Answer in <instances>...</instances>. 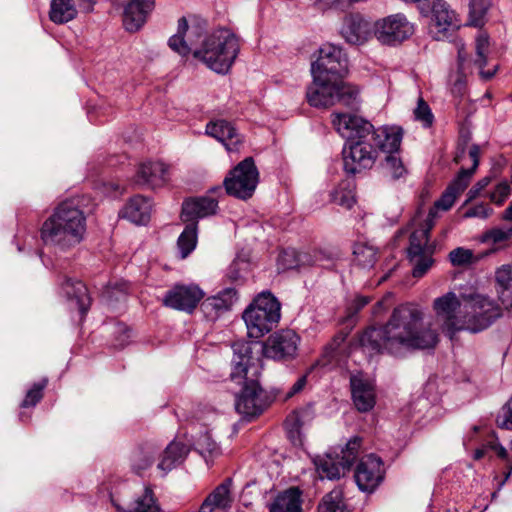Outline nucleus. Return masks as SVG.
I'll return each instance as SVG.
<instances>
[{
  "label": "nucleus",
  "mask_w": 512,
  "mask_h": 512,
  "mask_svg": "<svg viewBox=\"0 0 512 512\" xmlns=\"http://www.w3.org/2000/svg\"><path fill=\"white\" fill-rule=\"evenodd\" d=\"M424 312L413 303L395 307L380 327H371L360 336L361 347L370 354L402 356L406 352L434 348L438 334L431 326L423 325Z\"/></svg>",
  "instance_id": "obj_1"
},
{
  "label": "nucleus",
  "mask_w": 512,
  "mask_h": 512,
  "mask_svg": "<svg viewBox=\"0 0 512 512\" xmlns=\"http://www.w3.org/2000/svg\"><path fill=\"white\" fill-rule=\"evenodd\" d=\"M168 45L182 57L192 54L220 74L230 70L240 50L238 38L229 29L206 33L205 21L197 18L188 21L185 17L178 20L177 32L170 37Z\"/></svg>",
  "instance_id": "obj_2"
},
{
  "label": "nucleus",
  "mask_w": 512,
  "mask_h": 512,
  "mask_svg": "<svg viewBox=\"0 0 512 512\" xmlns=\"http://www.w3.org/2000/svg\"><path fill=\"white\" fill-rule=\"evenodd\" d=\"M253 346L243 341H236L232 345L234 356L231 378L244 380L242 390L236 396L235 408L246 417L261 414L269 404L267 393L258 382L262 360L258 354H253Z\"/></svg>",
  "instance_id": "obj_3"
},
{
  "label": "nucleus",
  "mask_w": 512,
  "mask_h": 512,
  "mask_svg": "<svg viewBox=\"0 0 512 512\" xmlns=\"http://www.w3.org/2000/svg\"><path fill=\"white\" fill-rule=\"evenodd\" d=\"M85 234L86 216L79 207L78 198L60 202L40 228L44 244L59 251L75 248L84 240Z\"/></svg>",
  "instance_id": "obj_4"
},
{
  "label": "nucleus",
  "mask_w": 512,
  "mask_h": 512,
  "mask_svg": "<svg viewBox=\"0 0 512 512\" xmlns=\"http://www.w3.org/2000/svg\"><path fill=\"white\" fill-rule=\"evenodd\" d=\"M281 304L269 291L259 293L244 310L242 318L250 338L259 339L279 322Z\"/></svg>",
  "instance_id": "obj_5"
},
{
  "label": "nucleus",
  "mask_w": 512,
  "mask_h": 512,
  "mask_svg": "<svg viewBox=\"0 0 512 512\" xmlns=\"http://www.w3.org/2000/svg\"><path fill=\"white\" fill-rule=\"evenodd\" d=\"M464 308V328L471 333H479L489 328L503 316V308L494 299L477 293H461Z\"/></svg>",
  "instance_id": "obj_6"
},
{
  "label": "nucleus",
  "mask_w": 512,
  "mask_h": 512,
  "mask_svg": "<svg viewBox=\"0 0 512 512\" xmlns=\"http://www.w3.org/2000/svg\"><path fill=\"white\" fill-rule=\"evenodd\" d=\"M436 212L430 210L425 223L414 230L410 236L408 259L413 266L412 275L416 278L424 276L432 267L434 260L433 247L428 245L429 233L434 226Z\"/></svg>",
  "instance_id": "obj_7"
},
{
  "label": "nucleus",
  "mask_w": 512,
  "mask_h": 512,
  "mask_svg": "<svg viewBox=\"0 0 512 512\" xmlns=\"http://www.w3.org/2000/svg\"><path fill=\"white\" fill-rule=\"evenodd\" d=\"M363 135L346 144L343 148L344 170L348 174L360 173L371 169L378 157V151L373 144V136L364 129Z\"/></svg>",
  "instance_id": "obj_8"
},
{
  "label": "nucleus",
  "mask_w": 512,
  "mask_h": 512,
  "mask_svg": "<svg viewBox=\"0 0 512 512\" xmlns=\"http://www.w3.org/2000/svg\"><path fill=\"white\" fill-rule=\"evenodd\" d=\"M248 343L254 345L253 354H258L260 359L264 355L273 360L286 361L296 357L300 337L293 330L283 329L271 334L261 345L257 342Z\"/></svg>",
  "instance_id": "obj_9"
},
{
  "label": "nucleus",
  "mask_w": 512,
  "mask_h": 512,
  "mask_svg": "<svg viewBox=\"0 0 512 512\" xmlns=\"http://www.w3.org/2000/svg\"><path fill=\"white\" fill-rule=\"evenodd\" d=\"M259 181V173L251 157L234 167L223 181L226 193L241 200L252 197Z\"/></svg>",
  "instance_id": "obj_10"
},
{
  "label": "nucleus",
  "mask_w": 512,
  "mask_h": 512,
  "mask_svg": "<svg viewBox=\"0 0 512 512\" xmlns=\"http://www.w3.org/2000/svg\"><path fill=\"white\" fill-rule=\"evenodd\" d=\"M312 77L338 80L348 73V61L342 49L330 43L322 45L311 64Z\"/></svg>",
  "instance_id": "obj_11"
},
{
  "label": "nucleus",
  "mask_w": 512,
  "mask_h": 512,
  "mask_svg": "<svg viewBox=\"0 0 512 512\" xmlns=\"http://www.w3.org/2000/svg\"><path fill=\"white\" fill-rule=\"evenodd\" d=\"M469 157L472 161V167L469 169L462 168L455 179L443 192L441 197L434 203V207L431 209L437 213V210L447 211L455 203L457 197L467 188L470 180L475 173L480 158V148L478 145H472L469 148Z\"/></svg>",
  "instance_id": "obj_12"
},
{
  "label": "nucleus",
  "mask_w": 512,
  "mask_h": 512,
  "mask_svg": "<svg viewBox=\"0 0 512 512\" xmlns=\"http://www.w3.org/2000/svg\"><path fill=\"white\" fill-rule=\"evenodd\" d=\"M433 310L443 320V329L453 335L464 328V308L461 294L450 291L433 301Z\"/></svg>",
  "instance_id": "obj_13"
},
{
  "label": "nucleus",
  "mask_w": 512,
  "mask_h": 512,
  "mask_svg": "<svg viewBox=\"0 0 512 512\" xmlns=\"http://www.w3.org/2000/svg\"><path fill=\"white\" fill-rule=\"evenodd\" d=\"M413 33V24L401 13L387 16L375 23L374 34L382 44L395 45L401 43Z\"/></svg>",
  "instance_id": "obj_14"
},
{
  "label": "nucleus",
  "mask_w": 512,
  "mask_h": 512,
  "mask_svg": "<svg viewBox=\"0 0 512 512\" xmlns=\"http://www.w3.org/2000/svg\"><path fill=\"white\" fill-rule=\"evenodd\" d=\"M384 476L383 461L375 454L362 457L354 473L357 486L364 492H373L381 484Z\"/></svg>",
  "instance_id": "obj_15"
},
{
  "label": "nucleus",
  "mask_w": 512,
  "mask_h": 512,
  "mask_svg": "<svg viewBox=\"0 0 512 512\" xmlns=\"http://www.w3.org/2000/svg\"><path fill=\"white\" fill-rule=\"evenodd\" d=\"M204 297V292L197 285H176L169 290L163 303L165 306L191 313Z\"/></svg>",
  "instance_id": "obj_16"
},
{
  "label": "nucleus",
  "mask_w": 512,
  "mask_h": 512,
  "mask_svg": "<svg viewBox=\"0 0 512 512\" xmlns=\"http://www.w3.org/2000/svg\"><path fill=\"white\" fill-rule=\"evenodd\" d=\"M155 7V0H131L123 11V26L126 31H139Z\"/></svg>",
  "instance_id": "obj_17"
},
{
  "label": "nucleus",
  "mask_w": 512,
  "mask_h": 512,
  "mask_svg": "<svg viewBox=\"0 0 512 512\" xmlns=\"http://www.w3.org/2000/svg\"><path fill=\"white\" fill-rule=\"evenodd\" d=\"M331 123L337 133L347 139L346 144L363 135L364 129L369 131L371 124L361 117L348 113H332Z\"/></svg>",
  "instance_id": "obj_18"
},
{
  "label": "nucleus",
  "mask_w": 512,
  "mask_h": 512,
  "mask_svg": "<svg viewBox=\"0 0 512 512\" xmlns=\"http://www.w3.org/2000/svg\"><path fill=\"white\" fill-rule=\"evenodd\" d=\"M205 132L207 135L221 142L228 152L239 151L243 143V138L237 132L234 125L223 119L210 121L206 125Z\"/></svg>",
  "instance_id": "obj_19"
},
{
  "label": "nucleus",
  "mask_w": 512,
  "mask_h": 512,
  "mask_svg": "<svg viewBox=\"0 0 512 512\" xmlns=\"http://www.w3.org/2000/svg\"><path fill=\"white\" fill-rule=\"evenodd\" d=\"M340 34L349 44L362 45L371 36L370 23L362 15L348 14L343 18Z\"/></svg>",
  "instance_id": "obj_20"
},
{
  "label": "nucleus",
  "mask_w": 512,
  "mask_h": 512,
  "mask_svg": "<svg viewBox=\"0 0 512 512\" xmlns=\"http://www.w3.org/2000/svg\"><path fill=\"white\" fill-rule=\"evenodd\" d=\"M337 89V81L332 79L318 80L313 77L312 83L307 87V102L316 108H326L335 104L334 90Z\"/></svg>",
  "instance_id": "obj_21"
},
{
  "label": "nucleus",
  "mask_w": 512,
  "mask_h": 512,
  "mask_svg": "<svg viewBox=\"0 0 512 512\" xmlns=\"http://www.w3.org/2000/svg\"><path fill=\"white\" fill-rule=\"evenodd\" d=\"M352 400L359 412L365 413L372 410L376 404L374 384L360 375L350 378Z\"/></svg>",
  "instance_id": "obj_22"
},
{
  "label": "nucleus",
  "mask_w": 512,
  "mask_h": 512,
  "mask_svg": "<svg viewBox=\"0 0 512 512\" xmlns=\"http://www.w3.org/2000/svg\"><path fill=\"white\" fill-rule=\"evenodd\" d=\"M369 133L373 136V144L377 151L394 154L400 149L403 130L398 126H383L377 129L370 124Z\"/></svg>",
  "instance_id": "obj_23"
},
{
  "label": "nucleus",
  "mask_w": 512,
  "mask_h": 512,
  "mask_svg": "<svg viewBox=\"0 0 512 512\" xmlns=\"http://www.w3.org/2000/svg\"><path fill=\"white\" fill-rule=\"evenodd\" d=\"M232 480L219 484L203 501L199 512H227L233 503Z\"/></svg>",
  "instance_id": "obj_24"
},
{
  "label": "nucleus",
  "mask_w": 512,
  "mask_h": 512,
  "mask_svg": "<svg viewBox=\"0 0 512 512\" xmlns=\"http://www.w3.org/2000/svg\"><path fill=\"white\" fill-rule=\"evenodd\" d=\"M168 180V167L160 161H147L139 165L135 181L151 188L163 186Z\"/></svg>",
  "instance_id": "obj_25"
},
{
  "label": "nucleus",
  "mask_w": 512,
  "mask_h": 512,
  "mask_svg": "<svg viewBox=\"0 0 512 512\" xmlns=\"http://www.w3.org/2000/svg\"><path fill=\"white\" fill-rule=\"evenodd\" d=\"M432 20L437 28V33L445 36L446 32L456 30L460 27V20L457 13L451 9L444 0H434L432 3Z\"/></svg>",
  "instance_id": "obj_26"
},
{
  "label": "nucleus",
  "mask_w": 512,
  "mask_h": 512,
  "mask_svg": "<svg viewBox=\"0 0 512 512\" xmlns=\"http://www.w3.org/2000/svg\"><path fill=\"white\" fill-rule=\"evenodd\" d=\"M237 300L234 288H227L215 296L206 298L201 304V310L206 318L216 319L221 313L229 310Z\"/></svg>",
  "instance_id": "obj_27"
},
{
  "label": "nucleus",
  "mask_w": 512,
  "mask_h": 512,
  "mask_svg": "<svg viewBox=\"0 0 512 512\" xmlns=\"http://www.w3.org/2000/svg\"><path fill=\"white\" fill-rule=\"evenodd\" d=\"M218 202L210 197L203 196L186 200L182 205L183 221H191L198 218H204L216 213Z\"/></svg>",
  "instance_id": "obj_28"
},
{
  "label": "nucleus",
  "mask_w": 512,
  "mask_h": 512,
  "mask_svg": "<svg viewBox=\"0 0 512 512\" xmlns=\"http://www.w3.org/2000/svg\"><path fill=\"white\" fill-rule=\"evenodd\" d=\"M152 203L149 198L142 195H135L130 198L121 210V216L129 221L144 225L148 223L151 217Z\"/></svg>",
  "instance_id": "obj_29"
},
{
  "label": "nucleus",
  "mask_w": 512,
  "mask_h": 512,
  "mask_svg": "<svg viewBox=\"0 0 512 512\" xmlns=\"http://www.w3.org/2000/svg\"><path fill=\"white\" fill-rule=\"evenodd\" d=\"M159 447L153 442H144L132 449L129 455V463L132 471L141 475L154 463Z\"/></svg>",
  "instance_id": "obj_30"
},
{
  "label": "nucleus",
  "mask_w": 512,
  "mask_h": 512,
  "mask_svg": "<svg viewBox=\"0 0 512 512\" xmlns=\"http://www.w3.org/2000/svg\"><path fill=\"white\" fill-rule=\"evenodd\" d=\"M495 290L503 307L512 310V264H503L495 271Z\"/></svg>",
  "instance_id": "obj_31"
},
{
  "label": "nucleus",
  "mask_w": 512,
  "mask_h": 512,
  "mask_svg": "<svg viewBox=\"0 0 512 512\" xmlns=\"http://www.w3.org/2000/svg\"><path fill=\"white\" fill-rule=\"evenodd\" d=\"M187 454L188 448L185 444L173 441L163 451L160 461L157 464V469L165 475L182 463Z\"/></svg>",
  "instance_id": "obj_32"
},
{
  "label": "nucleus",
  "mask_w": 512,
  "mask_h": 512,
  "mask_svg": "<svg viewBox=\"0 0 512 512\" xmlns=\"http://www.w3.org/2000/svg\"><path fill=\"white\" fill-rule=\"evenodd\" d=\"M62 290L69 300L75 301L76 306L82 314L87 312L91 300L84 283L81 281H72L71 279H66L62 283Z\"/></svg>",
  "instance_id": "obj_33"
},
{
  "label": "nucleus",
  "mask_w": 512,
  "mask_h": 512,
  "mask_svg": "<svg viewBox=\"0 0 512 512\" xmlns=\"http://www.w3.org/2000/svg\"><path fill=\"white\" fill-rule=\"evenodd\" d=\"M301 492L290 488L279 494L270 505V512H301Z\"/></svg>",
  "instance_id": "obj_34"
},
{
  "label": "nucleus",
  "mask_w": 512,
  "mask_h": 512,
  "mask_svg": "<svg viewBox=\"0 0 512 512\" xmlns=\"http://www.w3.org/2000/svg\"><path fill=\"white\" fill-rule=\"evenodd\" d=\"M77 16L73 0H51L49 19L55 24H64Z\"/></svg>",
  "instance_id": "obj_35"
},
{
  "label": "nucleus",
  "mask_w": 512,
  "mask_h": 512,
  "mask_svg": "<svg viewBox=\"0 0 512 512\" xmlns=\"http://www.w3.org/2000/svg\"><path fill=\"white\" fill-rule=\"evenodd\" d=\"M315 465L319 476L330 480L339 479L341 476L345 475L346 471L349 470L341 459L336 461L330 455L318 458L315 461Z\"/></svg>",
  "instance_id": "obj_36"
},
{
  "label": "nucleus",
  "mask_w": 512,
  "mask_h": 512,
  "mask_svg": "<svg viewBox=\"0 0 512 512\" xmlns=\"http://www.w3.org/2000/svg\"><path fill=\"white\" fill-rule=\"evenodd\" d=\"M313 419L312 412L309 409H303L292 412L285 421V426L290 438L300 439L302 428Z\"/></svg>",
  "instance_id": "obj_37"
},
{
  "label": "nucleus",
  "mask_w": 512,
  "mask_h": 512,
  "mask_svg": "<svg viewBox=\"0 0 512 512\" xmlns=\"http://www.w3.org/2000/svg\"><path fill=\"white\" fill-rule=\"evenodd\" d=\"M489 51V38L486 34L480 33L476 38V59L475 64L480 69L482 78L488 80L491 79L497 71V66H494L493 70H484L487 64V54Z\"/></svg>",
  "instance_id": "obj_38"
},
{
  "label": "nucleus",
  "mask_w": 512,
  "mask_h": 512,
  "mask_svg": "<svg viewBox=\"0 0 512 512\" xmlns=\"http://www.w3.org/2000/svg\"><path fill=\"white\" fill-rule=\"evenodd\" d=\"M342 79L337 80V89L334 90L335 103L354 108L359 102V90Z\"/></svg>",
  "instance_id": "obj_39"
},
{
  "label": "nucleus",
  "mask_w": 512,
  "mask_h": 512,
  "mask_svg": "<svg viewBox=\"0 0 512 512\" xmlns=\"http://www.w3.org/2000/svg\"><path fill=\"white\" fill-rule=\"evenodd\" d=\"M128 512H160V506L154 497L153 490L146 487L128 506Z\"/></svg>",
  "instance_id": "obj_40"
},
{
  "label": "nucleus",
  "mask_w": 512,
  "mask_h": 512,
  "mask_svg": "<svg viewBox=\"0 0 512 512\" xmlns=\"http://www.w3.org/2000/svg\"><path fill=\"white\" fill-rule=\"evenodd\" d=\"M197 245V223L191 222L186 225L177 240V247L182 259L186 258Z\"/></svg>",
  "instance_id": "obj_41"
},
{
  "label": "nucleus",
  "mask_w": 512,
  "mask_h": 512,
  "mask_svg": "<svg viewBox=\"0 0 512 512\" xmlns=\"http://www.w3.org/2000/svg\"><path fill=\"white\" fill-rule=\"evenodd\" d=\"M319 512H349L343 499V491L335 488L327 493L318 505Z\"/></svg>",
  "instance_id": "obj_42"
},
{
  "label": "nucleus",
  "mask_w": 512,
  "mask_h": 512,
  "mask_svg": "<svg viewBox=\"0 0 512 512\" xmlns=\"http://www.w3.org/2000/svg\"><path fill=\"white\" fill-rule=\"evenodd\" d=\"M353 254L357 265L364 269L374 266L377 261V249L367 243H357L354 246Z\"/></svg>",
  "instance_id": "obj_43"
},
{
  "label": "nucleus",
  "mask_w": 512,
  "mask_h": 512,
  "mask_svg": "<svg viewBox=\"0 0 512 512\" xmlns=\"http://www.w3.org/2000/svg\"><path fill=\"white\" fill-rule=\"evenodd\" d=\"M332 201L346 209H350L355 203L354 191L349 182L341 183L332 192Z\"/></svg>",
  "instance_id": "obj_44"
},
{
  "label": "nucleus",
  "mask_w": 512,
  "mask_h": 512,
  "mask_svg": "<svg viewBox=\"0 0 512 512\" xmlns=\"http://www.w3.org/2000/svg\"><path fill=\"white\" fill-rule=\"evenodd\" d=\"M362 445V438L358 436L352 437L345 445V447L341 450V461L344 462V465L349 469L357 459L360 448Z\"/></svg>",
  "instance_id": "obj_45"
},
{
  "label": "nucleus",
  "mask_w": 512,
  "mask_h": 512,
  "mask_svg": "<svg viewBox=\"0 0 512 512\" xmlns=\"http://www.w3.org/2000/svg\"><path fill=\"white\" fill-rule=\"evenodd\" d=\"M490 6V0H470V24L480 27Z\"/></svg>",
  "instance_id": "obj_46"
},
{
  "label": "nucleus",
  "mask_w": 512,
  "mask_h": 512,
  "mask_svg": "<svg viewBox=\"0 0 512 512\" xmlns=\"http://www.w3.org/2000/svg\"><path fill=\"white\" fill-rule=\"evenodd\" d=\"M47 384L48 380L46 378L34 383L32 387L27 391L21 403V407H34L43 398V391L46 388Z\"/></svg>",
  "instance_id": "obj_47"
},
{
  "label": "nucleus",
  "mask_w": 512,
  "mask_h": 512,
  "mask_svg": "<svg viewBox=\"0 0 512 512\" xmlns=\"http://www.w3.org/2000/svg\"><path fill=\"white\" fill-rule=\"evenodd\" d=\"M384 168L393 179L402 178L407 172L402 160L395 154L386 156Z\"/></svg>",
  "instance_id": "obj_48"
},
{
  "label": "nucleus",
  "mask_w": 512,
  "mask_h": 512,
  "mask_svg": "<svg viewBox=\"0 0 512 512\" xmlns=\"http://www.w3.org/2000/svg\"><path fill=\"white\" fill-rule=\"evenodd\" d=\"M473 252L470 249L458 247L449 253L453 266H466L473 262Z\"/></svg>",
  "instance_id": "obj_49"
},
{
  "label": "nucleus",
  "mask_w": 512,
  "mask_h": 512,
  "mask_svg": "<svg viewBox=\"0 0 512 512\" xmlns=\"http://www.w3.org/2000/svg\"><path fill=\"white\" fill-rule=\"evenodd\" d=\"M496 424L502 429H512V397L502 406L497 415Z\"/></svg>",
  "instance_id": "obj_50"
},
{
  "label": "nucleus",
  "mask_w": 512,
  "mask_h": 512,
  "mask_svg": "<svg viewBox=\"0 0 512 512\" xmlns=\"http://www.w3.org/2000/svg\"><path fill=\"white\" fill-rule=\"evenodd\" d=\"M197 450L201 454L212 455L218 451L217 443L212 439L209 433L205 432L197 438L195 442Z\"/></svg>",
  "instance_id": "obj_51"
},
{
  "label": "nucleus",
  "mask_w": 512,
  "mask_h": 512,
  "mask_svg": "<svg viewBox=\"0 0 512 512\" xmlns=\"http://www.w3.org/2000/svg\"><path fill=\"white\" fill-rule=\"evenodd\" d=\"M415 119L421 121L425 127H429L433 123V114L428 104L419 98L416 109L414 110Z\"/></svg>",
  "instance_id": "obj_52"
},
{
  "label": "nucleus",
  "mask_w": 512,
  "mask_h": 512,
  "mask_svg": "<svg viewBox=\"0 0 512 512\" xmlns=\"http://www.w3.org/2000/svg\"><path fill=\"white\" fill-rule=\"evenodd\" d=\"M511 187L507 182L499 183L494 191L490 194V200L496 205H502L504 201L510 196Z\"/></svg>",
  "instance_id": "obj_53"
},
{
  "label": "nucleus",
  "mask_w": 512,
  "mask_h": 512,
  "mask_svg": "<svg viewBox=\"0 0 512 512\" xmlns=\"http://www.w3.org/2000/svg\"><path fill=\"white\" fill-rule=\"evenodd\" d=\"M493 213V209L486 204H478L469 208L463 215L464 218H481L486 219Z\"/></svg>",
  "instance_id": "obj_54"
},
{
  "label": "nucleus",
  "mask_w": 512,
  "mask_h": 512,
  "mask_svg": "<svg viewBox=\"0 0 512 512\" xmlns=\"http://www.w3.org/2000/svg\"><path fill=\"white\" fill-rule=\"evenodd\" d=\"M487 237L494 243L506 241L512 237V225L508 228H494L487 233Z\"/></svg>",
  "instance_id": "obj_55"
},
{
  "label": "nucleus",
  "mask_w": 512,
  "mask_h": 512,
  "mask_svg": "<svg viewBox=\"0 0 512 512\" xmlns=\"http://www.w3.org/2000/svg\"><path fill=\"white\" fill-rule=\"evenodd\" d=\"M345 333L336 334L330 343H328L325 347V355L330 358H334V354L341 348L346 340Z\"/></svg>",
  "instance_id": "obj_56"
},
{
  "label": "nucleus",
  "mask_w": 512,
  "mask_h": 512,
  "mask_svg": "<svg viewBox=\"0 0 512 512\" xmlns=\"http://www.w3.org/2000/svg\"><path fill=\"white\" fill-rule=\"evenodd\" d=\"M490 183L489 177H484L481 180H479L468 192L467 196V202L472 201L475 199L482 190H484Z\"/></svg>",
  "instance_id": "obj_57"
},
{
  "label": "nucleus",
  "mask_w": 512,
  "mask_h": 512,
  "mask_svg": "<svg viewBox=\"0 0 512 512\" xmlns=\"http://www.w3.org/2000/svg\"><path fill=\"white\" fill-rule=\"evenodd\" d=\"M487 447L494 450L496 452L497 456L499 458L505 460L506 463L508 461H511L508 457V452H507L506 448L498 441V438L496 436H495L494 441H491L487 444Z\"/></svg>",
  "instance_id": "obj_58"
},
{
  "label": "nucleus",
  "mask_w": 512,
  "mask_h": 512,
  "mask_svg": "<svg viewBox=\"0 0 512 512\" xmlns=\"http://www.w3.org/2000/svg\"><path fill=\"white\" fill-rule=\"evenodd\" d=\"M391 295H387L386 297H384L382 300L378 301L374 306H373V314L375 316H380L382 315L386 310L389 309V307L391 306Z\"/></svg>",
  "instance_id": "obj_59"
},
{
  "label": "nucleus",
  "mask_w": 512,
  "mask_h": 512,
  "mask_svg": "<svg viewBox=\"0 0 512 512\" xmlns=\"http://www.w3.org/2000/svg\"><path fill=\"white\" fill-rule=\"evenodd\" d=\"M315 4L321 10L341 9L343 6V1L342 0H315Z\"/></svg>",
  "instance_id": "obj_60"
},
{
  "label": "nucleus",
  "mask_w": 512,
  "mask_h": 512,
  "mask_svg": "<svg viewBox=\"0 0 512 512\" xmlns=\"http://www.w3.org/2000/svg\"><path fill=\"white\" fill-rule=\"evenodd\" d=\"M306 385V376L300 377L287 392L286 398H290L300 392Z\"/></svg>",
  "instance_id": "obj_61"
},
{
  "label": "nucleus",
  "mask_w": 512,
  "mask_h": 512,
  "mask_svg": "<svg viewBox=\"0 0 512 512\" xmlns=\"http://www.w3.org/2000/svg\"><path fill=\"white\" fill-rule=\"evenodd\" d=\"M369 301L370 299L365 296L356 297L352 303V308L354 309L353 313L356 314L357 312H359L369 303Z\"/></svg>",
  "instance_id": "obj_62"
},
{
  "label": "nucleus",
  "mask_w": 512,
  "mask_h": 512,
  "mask_svg": "<svg viewBox=\"0 0 512 512\" xmlns=\"http://www.w3.org/2000/svg\"><path fill=\"white\" fill-rule=\"evenodd\" d=\"M506 468H507V471L505 473V476H504V479L502 480V482L499 484V488L498 490H500L503 485L505 484V482L508 480V478L510 477L511 473H512V461H508L506 463Z\"/></svg>",
  "instance_id": "obj_63"
},
{
  "label": "nucleus",
  "mask_w": 512,
  "mask_h": 512,
  "mask_svg": "<svg viewBox=\"0 0 512 512\" xmlns=\"http://www.w3.org/2000/svg\"><path fill=\"white\" fill-rule=\"evenodd\" d=\"M502 219L506 221H512V202L503 212Z\"/></svg>",
  "instance_id": "obj_64"
}]
</instances>
